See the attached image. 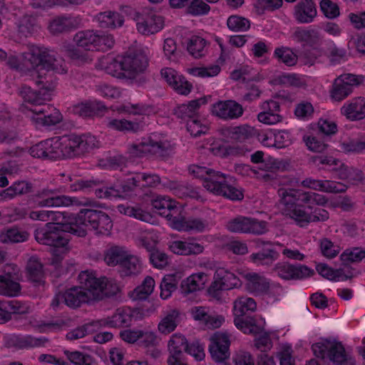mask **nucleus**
<instances>
[{"mask_svg":"<svg viewBox=\"0 0 365 365\" xmlns=\"http://www.w3.org/2000/svg\"><path fill=\"white\" fill-rule=\"evenodd\" d=\"M222 134L237 142H244L254 137L257 130L254 127L247 124H243L235 127H225L221 130Z\"/></svg>","mask_w":365,"mask_h":365,"instance_id":"nucleus-24","label":"nucleus"},{"mask_svg":"<svg viewBox=\"0 0 365 365\" xmlns=\"http://www.w3.org/2000/svg\"><path fill=\"white\" fill-rule=\"evenodd\" d=\"M65 51L68 57L80 63H86L92 60L88 52V51H85L78 46L76 47L73 46H65Z\"/></svg>","mask_w":365,"mask_h":365,"instance_id":"nucleus-47","label":"nucleus"},{"mask_svg":"<svg viewBox=\"0 0 365 365\" xmlns=\"http://www.w3.org/2000/svg\"><path fill=\"white\" fill-rule=\"evenodd\" d=\"M364 257L365 251L359 247H354L352 250H346L340 256L341 260L344 264L359 262Z\"/></svg>","mask_w":365,"mask_h":365,"instance_id":"nucleus-53","label":"nucleus"},{"mask_svg":"<svg viewBox=\"0 0 365 365\" xmlns=\"http://www.w3.org/2000/svg\"><path fill=\"white\" fill-rule=\"evenodd\" d=\"M123 62L124 57H122L120 60L113 57H104L101 59V64L107 73L117 78H121L126 76Z\"/></svg>","mask_w":365,"mask_h":365,"instance_id":"nucleus-30","label":"nucleus"},{"mask_svg":"<svg viewBox=\"0 0 365 365\" xmlns=\"http://www.w3.org/2000/svg\"><path fill=\"white\" fill-rule=\"evenodd\" d=\"M187 130L192 135L197 137L202 133H206L208 128L205 125H202L198 120L190 118L187 121Z\"/></svg>","mask_w":365,"mask_h":365,"instance_id":"nucleus-63","label":"nucleus"},{"mask_svg":"<svg viewBox=\"0 0 365 365\" xmlns=\"http://www.w3.org/2000/svg\"><path fill=\"white\" fill-rule=\"evenodd\" d=\"M317 14L316 4L313 0H300L294 9V16L299 23H311L314 21Z\"/></svg>","mask_w":365,"mask_h":365,"instance_id":"nucleus-21","label":"nucleus"},{"mask_svg":"<svg viewBox=\"0 0 365 365\" xmlns=\"http://www.w3.org/2000/svg\"><path fill=\"white\" fill-rule=\"evenodd\" d=\"M80 287H73L64 292L66 304L72 308H77L83 303L94 301L91 289L84 284L80 283Z\"/></svg>","mask_w":365,"mask_h":365,"instance_id":"nucleus-17","label":"nucleus"},{"mask_svg":"<svg viewBox=\"0 0 365 365\" xmlns=\"http://www.w3.org/2000/svg\"><path fill=\"white\" fill-rule=\"evenodd\" d=\"M351 92L352 91L350 90L349 87H346L341 83L340 79H335L331 91V97L334 100L340 101L347 97Z\"/></svg>","mask_w":365,"mask_h":365,"instance_id":"nucleus-57","label":"nucleus"},{"mask_svg":"<svg viewBox=\"0 0 365 365\" xmlns=\"http://www.w3.org/2000/svg\"><path fill=\"white\" fill-rule=\"evenodd\" d=\"M55 192V190L45 189L42 192H38L34 196L29 195L27 203L31 205H38L41 207H52L53 209L72 204L73 201L71 197L65 195L53 196Z\"/></svg>","mask_w":365,"mask_h":365,"instance_id":"nucleus-12","label":"nucleus"},{"mask_svg":"<svg viewBox=\"0 0 365 365\" xmlns=\"http://www.w3.org/2000/svg\"><path fill=\"white\" fill-rule=\"evenodd\" d=\"M155 281L151 277H146L143 283L137 287L130 294L134 300L145 299L153 292Z\"/></svg>","mask_w":365,"mask_h":365,"instance_id":"nucleus-41","label":"nucleus"},{"mask_svg":"<svg viewBox=\"0 0 365 365\" xmlns=\"http://www.w3.org/2000/svg\"><path fill=\"white\" fill-rule=\"evenodd\" d=\"M64 230L58 228V225L46 224L34 232L35 240L40 244L56 247H65L69 240L65 237Z\"/></svg>","mask_w":365,"mask_h":365,"instance_id":"nucleus-8","label":"nucleus"},{"mask_svg":"<svg viewBox=\"0 0 365 365\" xmlns=\"http://www.w3.org/2000/svg\"><path fill=\"white\" fill-rule=\"evenodd\" d=\"M78 280L80 283L91 289L94 301L102 300L104 297L113 296L119 292V287L115 283L106 277L97 278L88 271L81 272L78 275Z\"/></svg>","mask_w":365,"mask_h":365,"instance_id":"nucleus-6","label":"nucleus"},{"mask_svg":"<svg viewBox=\"0 0 365 365\" xmlns=\"http://www.w3.org/2000/svg\"><path fill=\"white\" fill-rule=\"evenodd\" d=\"M97 19L102 28H115L121 26L124 23V19L120 14L110 11L101 12Z\"/></svg>","mask_w":365,"mask_h":365,"instance_id":"nucleus-37","label":"nucleus"},{"mask_svg":"<svg viewBox=\"0 0 365 365\" xmlns=\"http://www.w3.org/2000/svg\"><path fill=\"white\" fill-rule=\"evenodd\" d=\"M302 186L315 190H322L331 193H341L346 192L347 185L330 180H318L307 178L302 182Z\"/></svg>","mask_w":365,"mask_h":365,"instance_id":"nucleus-22","label":"nucleus"},{"mask_svg":"<svg viewBox=\"0 0 365 365\" xmlns=\"http://www.w3.org/2000/svg\"><path fill=\"white\" fill-rule=\"evenodd\" d=\"M207 281V275L203 272L192 274L181 282L182 292L190 294L204 288Z\"/></svg>","mask_w":365,"mask_h":365,"instance_id":"nucleus-28","label":"nucleus"},{"mask_svg":"<svg viewBox=\"0 0 365 365\" xmlns=\"http://www.w3.org/2000/svg\"><path fill=\"white\" fill-rule=\"evenodd\" d=\"M133 19L138 31L143 35L155 34L164 27V18L152 11L135 12Z\"/></svg>","mask_w":365,"mask_h":365,"instance_id":"nucleus-10","label":"nucleus"},{"mask_svg":"<svg viewBox=\"0 0 365 365\" xmlns=\"http://www.w3.org/2000/svg\"><path fill=\"white\" fill-rule=\"evenodd\" d=\"M341 150L344 153H361L365 150V141L349 140L341 144Z\"/></svg>","mask_w":365,"mask_h":365,"instance_id":"nucleus-62","label":"nucleus"},{"mask_svg":"<svg viewBox=\"0 0 365 365\" xmlns=\"http://www.w3.org/2000/svg\"><path fill=\"white\" fill-rule=\"evenodd\" d=\"M161 75L178 93L186 96L190 93L192 85L184 77L177 76L174 70L171 68L163 69Z\"/></svg>","mask_w":365,"mask_h":365,"instance_id":"nucleus-23","label":"nucleus"},{"mask_svg":"<svg viewBox=\"0 0 365 365\" xmlns=\"http://www.w3.org/2000/svg\"><path fill=\"white\" fill-rule=\"evenodd\" d=\"M73 27L71 18L57 16L49 22L48 29L52 35L57 36L70 31Z\"/></svg>","mask_w":365,"mask_h":365,"instance_id":"nucleus-38","label":"nucleus"},{"mask_svg":"<svg viewBox=\"0 0 365 365\" xmlns=\"http://www.w3.org/2000/svg\"><path fill=\"white\" fill-rule=\"evenodd\" d=\"M187 341L184 336L174 334L168 341L170 356L168 359V365H188L184 362L183 351L187 352Z\"/></svg>","mask_w":365,"mask_h":365,"instance_id":"nucleus-16","label":"nucleus"},{"mask_svg":"<svg viewBox=\"0 0 365 365\" xmlns=\"http://www.w3.org/2000/svg\"><path fill=\"white\" fill-rule=\"evenodd\" d=\"M276 252L273 249H266L251 255L252 260L255 263L269 264L273 262L276 257Z\"/></svg>","mask_w":365,"mask_h":365,"instance_id":"nucleus-56","label":"nucleus"},{"mask_svg":"<svg viewBox=\"0 0 365 365\" xmlns=\"http://www.w3.org/2000/svg\"><path fill=\"white\" fill-rule=\"evenodd\" d=\"M95 328H100L98 321L86 324L82 327L73 329L66 334V338L69 340L81 339L84 337L88 333L94 331L96 330Z\"/></svg>","mask_w":365,"mask_h":365,"instance_id":"nucleus-49","label":"nucleus"},{"mask_svg":"<svg viewBox=\"0 0 365 365\" xmlns=\"http://www.w3.org/2000/svg\"><path fill=\"white\" fill-rule=\"evenodd\" d=\"M118 210L120 212L124 213L128 216L134 217L135 218L142 221L148 222L151 218V216L148 212H145L140 207L119 205Z\"/></svg>","mask_w":365,"mask_h":365,"instance_id":"nucleus-54","label":"nucleus"},{"mask_svg":"<svg viewBox=\"0 0 365 365\" xmlns=\"http://www.w3.org/2000/svg\"><path fill=\"white\" fill-rule=\"evenodd\" d=\"M120 265V272L122 276H131L137 274L140 270V264L137 257L126 254Z\"/></svg>","mask_w":365,"mask_h":365,"instance_id":"nucleus-39","label":"nucleus"},{"mask_svg":"<svg viewBox=\"0 0 365 365\" xmlns=\"http://www.w3.org/2000/svg\"><path fill=\"white\" fill-rule=\"evenodd\" d=\"M180 321V312L178 309L168 311L158 324V330L160 333L168 334L173 331Z\"/></svg>","mask_w":365,"mask_h":365,"instance_id":"nucleus-33","label":"nucleus"},{"mask_svg":"<svg viewBox=\"0 0 365 365\" xmlns=\"http://www.w3.org/2000/svg\"><path fill=\"white\" fill-rule=\"evenodd\" d=\"M210 9V6L202 0H192L187 8V12L194 16H198L207 14Z\"/></svg>","mask_w":365,"mask_h":365,"instance_id":"nucleus-61","label":"nucleus"},{"mask_svg":"<svg viewBox=\"0 0 365 365\" xmlns=\"http://www.w3.org/2000/svg\"><path fill=\"white\" fill-rule=\"evenodd\" d=\"M188 170L195 177L202 178L203 187L215 195L231 200H240L244 197L240 190L227 183L225 175L220 172L197 165H190Z\"/></svg>","mask_w":365,"mask_h":365,"instance_id":"nucleus-1","label":"nucleus"},{"mask_svg":"<svg viewBox=\"0 0 365 365\" xmlns=\"http://www.w3.org/2000/svg\"><path fill=\"white\" fill-rule=\"evenodd\" d=\"M190 73L202 78L211 77L216 76L220 71V67L218 65L212 66L207 68H189Z\"/></svg>","mask_w":365,"mask_h":365,"instance_id":"nucleus-60","label":"nucleus"},{"mask_svg":"<svg viewBox=\"0 0 365 365\" xmlns=\"http://www.w3.org/2000/svg\"><path fill=\"white\" fill-rule=\"evenodd\" d=\"M256 309L257 303L251 297H240L234 302L235 325L245 334L256 335L264 331L263 327L257 324L254 317L250 315Z\"/></svg>","mask_w":365,"mask_h":365,"instance_id":"nucleus-4","label":"nucleus"},{"mask_svg":"<svg viewBox=\"0 0 365 365\" xmlns=\"http://www.w3.org/2000/svg\"><path fill=\"white\" fill-rule=\"evenodd\" d=\"M174 229L178 230L188 231L190 230H195L197 231H202L205 227L206 223L197 218H192L186 220L185 217L181 216L179 212L178 217L173 218V226Z\"/></svg>","mask_w":365,"mask_h":365,"instance_id":"nucleus-27","label":"nucleus"},{"mask_svg":"<svg viewBox=\"0 0 365 365\" xmlns=\"http://www.w3.org/2000/svg\"><path fill=\"white\" fill-rule=\"evenodd\" d=\"M293 37L298 42L307 45H314L319 41L320 35L319 31L315 29H305L298 27L293 33Z\"/></svg>","mask_w":365,"mask_h":365,"instance_id":"nucleus-40","label":"nucleus"},{"mask_svg":"<svg viewBox=\"0 0 365 365\" xmlns=\"http://www.w3.org/2000/svg\"><path fill=\"white\" fill-rule=\"evenodd\" d=\"M210 341L209 351L215 362H224L229 358L230 340L227 334L217 331L211 336Z\"/></svg>","mask_w":365,"mask_h":365,"instance_id":"nucleus-13","label":"nucleus"},{"mask_svg":"<svg viewBox=\"0 0 365 365\" xmlns=\"http://www.w3.org/2000/svg\"><path fill=\"white\" fill-rule=\"evenodd\" d=\"M132 316L125 312L115 313L111 317L98 321L99 327H110L113 328L128 327L131 325Z\"/></svg>","mask_w":365,"mask_h":365,"instance_id":"nucleus-35","label":"nucleus"},{"mask_svg":"<svg viewBox=\"0 0 365 365\" xmlns=\"http://www.w3.org/2000/svg\"><path fill=\"white\" fill-rule=\"evenodd\" d=\"M327 356L336 365H341L347 360L345 349L340 342H330Z\"/></svg>","mask_w":365,"mask_h":365,"instance_id":"nucleus-42","label":"nucleus"},{"mask_svg":"<svg viewBox=\"0 0 365 365\" xmlns=\"http://www.w3.org/2000/svg\"><path fill=\"white\" fill-rule=\"evenodd\" d=\"M24 101L30 104L24 105V117L35 124L50 126L61 122L63 116L58 110L45 103H37V99L31 100L24 96Z\"/></svg>","mask_w":365,"mask_h":365,"instance_id":"nucleus-5","label":"nucleus"},{"mask_svg":"<svg viewBox=\"0 0 365 365\" xmlns=\"http://www.w3.org/2000/svg\"><path fill=\"white\" fill-rule=\"evenodd\" d=\"M103 182L104 180L100 178L92 177L76 180L71 185V187L74 191H91L102 185Z\"/></svg>","mask_w":365,"mask_h":365,"instance_id":"nucleus-45","label":"nucleus"},{"mask_svg":"<svg viewBox=\"0 0 365 365\" xmlns=\"http://www.w3.org/2000/svg\"><path fill=\"white\" fill-rule=\"evenodd\" d=\"M29 65L31 68L41 66L47 71L59 72L56 58L46 49L33 44H28L26 51H24V66H29Z\"/></svg>","mask_w":365,"mask_h":365,"instance_id":"nucleus-7","label":"nucleus"},{"mask_svg":"<svg viewBox=\"0 0 365 365\" xmlns=\"http://www.w3.org/2000/svg\"><path fill=\"white\" fill-rule=\"evenodd\" d=\"M26 274L29 281L34 285H40L43 284L44 273L43 270V264L38 258L31 257L26 265Z\"/></svg>","mask_w":365,"mask_h":365,"instance_id":"nucleus-26","label":"nucleus"},{"mask_svg":"<svg viewBox=\"0 0 365 365\" xmlns=\"http://www.w3.org/2000/svg\"><path fill=\"white\" fill-rule=\"evenodd\" d=\"M64 354L68 360L76 365H92V357L88 354H83L80 351H64Z\"/></svg>","mask_w":365,"mask_h":365,"instance_id":"nucleus-55","label":"nucleus"},{"mask_svg":"<svg viewBox=\"0 0 365 365\" xmlns=\"http://www.w3.org/2000/svg\"><path fill=\"white\" fill-rule=\"evenodd\" d=\"M320 9L324 16L328 19H334L340 14L338 5L331 0H322L320 2Z\"/></svg>","mask_w":365,"mask_h":365,"instance_id":"nucleus-59","label":"nucleus"},{"mask_svg":"<svg viewBox=\"0 0 365 365\" xmlns=\"http://www.w3.org/2000/svg\"><path fill=\"white\" fill-rule=\"evenodd\" d=\"M44 74V76L40 75L39 72H34L33 75L37 78V83L38 86H42V88L48 91H53L55 90L57 85V78L56 76H53V73H49Z\"/></svg>","mask_w":365,"mask_h":365,"instance_id":"nucleus-50","label":"nucleus"},{"mask_svg":"<svg viewBox=\"0 0 365 365\" xmlns=\"http://www.w3.org/2000/svg\"><path fill=\"white\" fill-rule=\"evenodd\" d=\"M0 241L3 243L23 241V234L16 227L9 229L6 232L0 234Z\"/></svg>","mask_w":365,"mask_h":365,"instance_id":"nucleus-64","label":"nucleus"},{"mask_svg":"<svg viewBox=\"0 0 365 365\" xmlns=\"http://www.w3.org/2000/svg\"><path fill=\"white\" fill-rule=\"evenodd\" d=\"M148 148L149 152L148 155H155L161 159H167L170 156L172 148L170 145H165L161 141L155 142L150 140L148 142Z\"/></svg>","mask_w":365,"mask_h":365,"instance_id":"nucleus-43","label":"nucleus"},{"mask_svg":"<svg viewBox=\"0 0 365 365\" xmlns=\"http://www.w3.org/2000/svg\"><path fill=\"white\" fill-rule=\"evenodd\" d=\"M277 193L280 204L284 207L283 208V213L293 219L297 224L300 219L298 216V210H304L302 205L297 204V202H298V199H297L298 190L282 187L278 190Z\"/></svg>","mask_w":365,"mask_h":365,"instance_id":"nucleus-15","label":"nucleus"},{"mask_svg":"<svg viewBox=\"0 0 365 365\" xmlns=\"http://www.w3.org/2000/svg\"><path fill=\"white\" fill-rule=\"evenodd\" d=\"M343 114L351 120L363 119L365 117V102L359 98L341 108Z\"/></svg>","mask_w":365,"mask_h":365,"instance_id":"nucleus-36","label":"nucleus"},{"mask_svg":"<svg viewBox=\"0 0 365 365\" xmlns=\"http://www.w3.org/2000/svg\"><path fill=\"white\" fill-rule=\"evenodd\" d=\"M126 254L121 247H113L106 252L104 260L108 266H120Z\"/></svg>","mask_w":365,"mask_h":365,"instance_id":"nucleus-46","label":"nucleus"},{"mask_svg":"<svg viewBox=\"0 0 365 365\" xmlns=\"http://www.w3.org/2000/svg\"><path fill=\"white\" fill-rule=\"evenodd\" d=\"M320 249L322 255L327 258H334L339 253V247L327 238L320 240Z\"/></svg>","mask_w":365,"mask_h":365,"instance_id":"nucleus-58","label":"nucleus"},{"mask_svg":"<svg viewBox=\"0 0 365 365\" xmlns=\"http://www.w3.org/2000/svg\"><path fill=\"white\" fill-rule=\"evenodd\" d=\"M244 277L247 280L246 288L250 292L261 294L269 291V282L264 277L257 273H247Z\"/></svg>","mask_w":365,"mask_h":365,"instance_id":"nucleus-25","label":"nucleus"},{"mask_svg":"<svg viewBox=\"0 0 365 365\" xmlns=\"http://www.w3.org/2000/svg\"><path fill=\"white\" fill-rule=\"evenodd\" d=\"M78 227L76 236L85 237L90 226L97 235H108L113 227L110 217L106 212L91 209H82L77 214Z\"/></svg>","mask_w":365,"mask_h":365,"instance_id":"nucleus-3","label":"nucleus"},{"mask_svg":"<svg viewBox=\"0 0 365 365\" xmlns=\"http://www.w3.org/2000/svg\"><path fill=\"white\" fill-rule=\"evenodd\" d=\"M278 275L284 279H299L309 277L314 273L313 270L304 265H293L284 263L276 267Z\"/></svg>","mask_w":365,"mask_h":365,"instance_id":"nucleus-20","label":"nucleus"},{"mask_svg":"<svg viewBox=\"0 0 365 365\" xmlns=\"http://www.w3.org/2000/svg\"><path fill=\"white\" fill-rule=\"evenodd\" d=\"M228 28L233 31H245L250 29V21L244 17L231 16L227 21Z\"/></svg>","mask_w":365,"mask_h":365,"instance_id":"nucleus-51","label":"nucleus"},{"mask_svg":"<svg viewBox=\"0 0 365 365\" xmlns=\"http://www.w3.org/2000/svg\"><path fill=\"white\" fill-rule=\"evenodd\" d=\"M299 220L297 223L300 227H304L310 222H325L329 217V212L322 208H315L312 214L307 213L305 210H298Z\"/></svg>","mask_w":365,"mask_h":365,"instance_id":"nucleus-31","label":"nucleus"},{"mask_svg":"<svg viewBox=\"0 0 365 365\" xmlns=\"http://www.w3.org/2000/svg\"><path fill=\"white\" fill-rule=\"evenodd\" d=\"M108 125L117 130L126 132H137L140 128V125L138 122L130 121L125 119H113L109 121Z\"/></svg>","mask_w":365,"mask_h":365,"instance_id":"nucleus-48","label":"nucleus"},{"mask_svg":"<svg viewBox=\"0 0 365 365\" xmlns=\"http://www.w3.org/2000/svg\"><path fill=\"white\" fill-rule=\"evenodd\" d=\"M242 283L240 279L233 273L224 268H218L214 274V281L207 289L210 295L215 298H220L222 290H230L237 288Z\"/></svg>","mask_w":365,"mask_h":365,"instance_id":"nucleus-9","label":"nucleus"},{"mask_svg":"<svg viewBox=\"0 0 365 365\" xmlns=\"http://www.w3.org/2000/svg\"><path fill=\"white\" fill-rule=\"evenodd\" d=\"M15 279L9 272L6 276L0 275V294L13 297L20 293L21 285Z\"/></svg>","mask_w":365,"mask_h":365,"instance_id":"nucleus-34","label":"nucleus"},{"mask_svg":"<svg viewBox=\"0 0 365 365\" xmlns=\"http://www.w3.org/2000/svg\"><path fill=\"white\" fill-rule=\"evenodd\" d=\"M77 215H72L68 213L52 209L46 210V221L47 224L58 225V228L76 236V230L78 227Z\"/></svg>","mask_w":365,"mask_h":365,"instance_id":"nucleus-14","label":"nucleus"},{"mask_svg":"<svg viewBox=\"0 0 365 365\" xmlns=\"http://www.w3.org/2000/svg\"><path fill=\"white\" fill-rule=\"evenodd\" d=\"M228 229L234 232L262 235L267 232V223L255 218L239 217L228 223Z\"/></svg>","mask_w":365,"mask_h":365,"instance_id":"nucleus-11","label":"nucleus"},{"mask_svg":"<svg viewBox=\"0 0 365 365\" xmlns=\"http://www.w3.org/2000/svg\"><path fill=\"white\" fill-rule=\"evenodd\" d=\"M96 34L91 31L79 32L74 36V41L78 47H81L85 51H91L95 48Z\"/></svg>","mask_w":365,"mask_h":365,"instance_id":"nucleus-44","label":"nucleus"},{"mask_svg":"<svg viewBox=\"0 0 365 365\" xmlns=\"http://www.w3.org/2000/svg\"><path fill=\"white\" fill-rule=\"evenodd\" d=\"M123 57V64L128 78H134L136 74L143 72L148 66V58L143 53L129 54Z\"/></svg>","mask_w":365,"mask_h":365,"instance_id":"nucleus-19","label":"nucleus"},{"mask_svg":"<svg viewBox=\"0 0 365 365\" xmlns=\"http://www.w3.org/2000/svg\"><path fill=\"white\" fill-rule=\"evenodd\" d=\"M75 110L82 117H93L102 115L107 110V108L100 102L89 101L76 106Z\"/></svg>","mask_w":365,"mask_h":365,"instance_id":"nucleus-29","label":"nucleus"},{"mask_svg":"<svg viewBox=\"0 0 365 365\" xmlns=\"http://www.w3.org/2000/svg\"><path fill=\"white\" fill-rule=\"evenodd\" d=\"M44 143L45 158L51 160L79 156L89 148L86 140L74 135L48 138Z\"/></svg>","mask_w":365,"mask_h":365,"instance_id":"nucleus-2","label":"nucleus"},{"mask_svg":"<svg viewBox=\"0 0 365 365\" xmlns=\"http://www.w3.org/2000/svg\"><path fill=\"white\" fill-rule=\"evenodd\" d=\"M152 205L154 208L160 211V215L168 218L172 225L173 218L178 217L180 212L179 208L164 198L154 200Z\"/></svg>","mask_w":365,"mask_h":365,"instance_id":"nucleus-32","label":"nucleus"},{"mask_svg":"<svg viewBox=\"0 0 365 365\" xmlns=\"http://www.w3.org/2000/svg\"><path fill=\"white\" fill-rule=\"evenodd\" d=\"M212 112L222 119H235L242 115V106L235 101H219L214 104Z\"/></svg>","mask_w":365,"mask_h":365,"instance_id":"nucleus-18","label":"nucleus"},{"mask_svg":"<svg viewBox=\"0 0 365 365\" xmlns=\"http://www.w3.org/2000/svg\"><path fill=\"white\" fill-rule=\"evenodd\" d=\"M274 56L287 66H292L297 63V56L288 48H278L275 49Z\"/></svg>","mask_w":365,"mask_h":365,"instance_id":"nucleus-52","label":"nucleus"}]
</instances>
